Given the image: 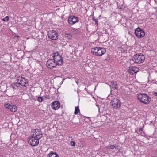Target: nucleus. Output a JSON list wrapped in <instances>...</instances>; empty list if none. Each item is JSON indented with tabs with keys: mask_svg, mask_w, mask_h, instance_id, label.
Returning <instances> with one entry per match:
<instances>
[{
	"mask_svg": "<svg viewBox=\"0 0 157 157\" xmlns=\"http://www.w3.org/2000/svg\"><path fill=\"white\" fill-rule=\"evenodd\" d=\"M11 87L13 88V90L17 89L18 87V86L17 85V84L16 83H13L12 84L11 86Z\"/></svg>",
	"mask_w": 157,
	"mask_h": 157,
	"instance_id": "obj_18",
	"label": "nucleus"
},
{
	"mask_svg": "<svg viewBox=\"0 0 157 157\" xmlns=\"http://www.w3.org/2000/svg\"><path fill=\"white\" fill-rule=\"evenodd\" d=\"M137 98L140 102L145 104H148L151 100V98L145 94H139Z\"/></svg>",
	"mask_w": 157,
	"mask_h": 157,
	"instance_id": "obj_1",
	"label": "nucleus"
},
{
	"mask_svg": "<svg viewBox=\"0 0 157 157\" xmlns=\"http://www.w3.org/2000/svg\"><path fill=\"white\" fill-rule=\"evenodd\" d=\"M31 136L40 139L42 137V134L41 131L38 129L33 130L31 132Z\"/></svg>",
	"mask_w": 157,
	"mask_h": 157,
	"instance_id": "obj_4",
	"label": "nucleus"
},
{
	"mask_svg": "<svg viewBox=\"0 0 157 157\" xmlns=\"http://www.w3.org/2000/svg\"><path fill=\"white\" fill-rule=\"evenodd\" d=\"M153 95H155V96L157 97V92H154L153 94Z\"/></svg>",
	"mask_w": 157,
	"mask_h": 157,
	"instance_id": "obj_30",
	"label": "nucleus"
},
{
	"mask_svg": "<svg viewBox=\"0 0 157 157\" xmlns=\"http://www.w3.org/2000/svg\"><path fill=\"white\" fill-rule=\"evenodd\" d=\"M48 37L53 40H56L58 38V35L57 33L54 30H51L48 33Z\"/></svg>",
	"mask_w": 157,
	"mask_h": 157,
	"instance_id": "obj_9",
	"label": "nucleus"
},
{
	"mask_svg": "<svg viewBox=\"0 0 157 157\" xmlns=\"http://www.w3.org/2000/svg\"><path fill=\"white\" fill-rule=\"evenodd\" d=\"M99 48V47H95L92 48L91 50V53L94 55L97 56V53L98 52V51Z\"/></svg>",
	"mask_w": 157,
	"mask_h": 157,
	"instance_id": "obj_17",
	"label": "nucleus"
},
{
	"mask_svg": "<svg viewBox=\"0 0 157 157\" xmlns=\"http://www.w3.org/2000/svg\"><path fill=\"white\" fill-rule=\"evenodd\" d=\"M53 57L54 61L57 65H61L63 63V59L58 52H56L53 53Z\"/></svg>",
	"mask_w": 157,
	"mask_h": 157,
	"instance_id": "obj_3",
	"label": "nucleus"
},
{
	"mask_svg": "<svg viewBox=\"0 0 157 157\" xmlns=\"http://www.w3.org/2000/svg\"><path fill=\"white\" fill-rule=\"evenodd\" d=\"M94 21L95 22L96 24H98V21L95 19H93Z\"/></svg>",
	"mask_w": 157,
	"mask_h": 157,
	"instance_id": "obj_28",
	"label": "nucleus"
},
{
	"mask_svg": "<svg viewBox=\"0 0 157 157\" xmlns=\"http://www.w3.org/2000/svg\"><path fill=\"white\" fill-rule=\"evenodd\" d=\"M9 19V17L8 16H6L5 18L2 19V21H7Z\"/></svg>",
	"mask_w": 157,
	"mask_h": 157,
	"instance_id": "obj_23",
	"label": "nucleus"
},
{
	"mask_svg": "<svg viewBox=\"0 0 157 157\" xmlns=\"http://www.w3.org/2000/svg\"><path fill=\"white\" fill-rule=\"evenodd\" d=\"M110 87L113 90L117 89L118 88V85L116 82L112 81L111 82V85H109Z\"/></svg>",
	"mask_w": 157,
	"mask_h": 157,
	"instance_id": "obj_14",
	"label": "nucleus"
},
{
	"mask_svg": "<svg viewBox=\"0 0 157 157\" xmlns=\"http://www.w3.org/2000/svg\"><path fill=\"white\" fill-rule=\"evenodd\" d=\"M143 130V128L141 127H140L139 128V132H141Z\"/></svg>",
	"mask_w": 157,
	"mask_h": 157,
	"instance_id": "obj_27",
	"label": "nucleus"
},
{
	"mask_svg": "<svg viewBox=\"0 0 157 157\" xmlns=\"http://www.w3.org/2000/svg\"><path fill=\"white\" fill-rule=\"evenodd\" d=\"M65 37L69 40H71V39L72 36L71 34L69 33H65Z\"/></svg>",
	"mask_w": 157,
	"mask_h": 157,
	"instance_id": "obj_20",
	"label": "nucleus"
},
{
	"mask_svg": "<svg viewBox=\"0 0 157 157\" xmlns=\"http://www.w3.org/2000/svg\"><path fill=\"white\" fill-rule=\"evenodd\" d=\"M73 32L74 33H76V30H74V31H73Z\"/></svg>",
	"mask_w": 157,
	"mask_h": 157,
	"instance_id": "obj_31",
	"label": "nucleus"
},
{
	"mask_svg": "<svg viewBox=\"0 0 157 157\" xmlns=\"http://www.w3.org/2000/svg\"><path fill=\"white\" fill-rule=\"evenodd\" d=\"M110 105L113 108L117 109L121 106V103L119 99L114 98L111 101Z\"/></svg>",
	"mask_w": 157,
	"mask_h": 157,
	"instance_id": "obj_6",
	"label": "nucleus"
},
{
	"mask_svg": "<svg viewBox=\"0 0 157 157\" xmlns=\"http://www.w3.org/2000/svg\"><path fill=\"white\" fill-rule=\"evenodd\" d=\"M38 101L39 102H42L43 101V98L41 97H39L38 98Z\"/></svg>",
	"mask_w": 157,
	"mask_h": 157,
	"instance_id": "obj_24",
	"label": "nucleus"
},
{
	"mask_svg": "<svg viewBox=\"0 0 157 157\" xmlns=\"http://www.w3.org/2000/svg\"><path fill=\"white\" fill-rule=\"evenodd\" d=\"M79 21L78 17L73 16H70L69 17L68 19V21L70 25H72Z\"/></svg>",
	"mask_w": 157,
	"mask_h": 157,
	"instance_id": "obj_10",
	"label": "nucleus"
},
{
	"mask_svg": "<svg viewBox=\"0 0 157 157\" xmlns=\"http://www.w3.org/2000/svg\"><path fill=\"white\" fill-rule=\"evenodd\" d=\"M17 82L18 84L21 85L24 87H26L28 86V81L25 78L22 77H18Z\"/></svg>",
	"mask_w": 157,
	"mask_h": 157,
	"instance_id": "obj_5",
	"label": "nucleus"
},
{
	"mask_svg": "<svg viewBox=\"0 0 157 157\" xmlns=\"http://www.w3.org/2000/svg\"><path fill=\"white\" fill-rule=\"evenodd\" d=\"M105 148L106 149H110V145H109V146H107Z\"/></svg>",
	"mask_w": 157,
	"mask_h": 157,
	"instance_id": "obj_29",
	"label": "nucleus"
},
{
	"mask_svg": "<svg viewBox=\"0 0 157 157\" xmlns=\"http://www.w3.org/2000/svg\"><path fill=\"white\" fill-rule=\"evenodd\" d=\"M4 106L6 108L10 109V110L11 111V106H12V105H11L9 103H7L5 104Z\"/></svg>",
	"mask_w": 157,
	"mask_h": 157,
	"instance_id": "obj_21",
	"label": "nucleus"
},
{
	"mask_svg": "<svg viewBox=\"0 0 157 157\" xmlns=\"http://www.w3.org/2000/svg\"><path fill=\"white\" fill-rule=\"evenodd\" d=\"M47 157H59V156L56 152H52L47 155Z\"/></svg>",
	"mask_w": 157,
	"mask_h": 157,
	"instance_id": "obj_16",
	"label": "nucleus"
},
{
	"mask_svg": "<svg viewBox=\"0 0 157 157\" xmlns=\"http://www.w3.org/2000/svg\"><path fill=\"white\" fill-rule=\"evenodd\" d=\"M60 103L57 101H54L52 103L51 105L52 108L55 110L58 109L60 107Z\"/></svg>",
	"mask_w": 157,
	"mask_h": 157,
	"instance_id": "obj_12",
	"label": "nucleus"
},
{
	"mask_svg": "<svg viewBox=\"0 0 157 157\" xmlns=\"http://www.w3.org/2000/svg\"><path fill=\"white\" fill-rule=\"evenodd\" d=\"M129 71L130 74L133 75L138 72L139 71V69L136 67H132L130 69Z\"/></svg>",
	"mask_w": 157,
	"mask_h": 157,
	"instance_id": "obj_15",
	"label": "nucleus"
},
{
	"mask_svg": "<svg viewBox=\"0 0 157 157\" xmlns=\"http://www.w3.org/2000/svg\"><path fill=\"white\" fill-rule=\"evenodd\" d=\"M57 65L53 59L48 60L46 63L47 66L48 68L55 67Z\"/></svg>",
	"mask_w": 157,
	"mask_h": 157,
	"instance_id": "obj_11",
	"label": "nucleus"
},
{
	"mask_svg": "<svg viewBox=\"0 0 157 157\" xmlns=\"http://www.w3.org/2000/svg\"><path fill=\"white\" fill-rule=\"evenodd\" d=\"M79 112V109L78 106L75 107V111L74 112V114L75 115H77Z\"/></svg>",
	"mask_w": 157,
	"mask_h": 157,
	"instance_id": "obj_22",
	"label": "nucleus"
},
{
	"mask_svg": "<svg viewBox=\"0 0 157 157\" xmlns=\"http://www.w3.org/2000/svg\"><path fill=\"white\" fill-rule=\"evenodd\" d=\"M109 145L110 149H114L115 147V146L113 145Z\"/></svg>",
	"mask_w": 157,
	"mask_h": 157,
	"instance_id": "obj_26",
	"label": "nucleus"
},
{
	"mask_svg": "<svg viewBox=\"0 0 157 157\" xmlns=\"http://www.w3.org/2000/svg\"><path fill=\"white\" fill-rule=\"evenodd\" d=\"M135 34L138 38H141L144 36L145 33L143 30L140 28H138L135 29Z\"/></svg>",
	"mask_w": 157,
	"mask_h": 157,
	"instance_id": "obj_8",
	"label": "nucleus"
},
{
	"mask_svg": "<svg viewBox=\"0 0 157 157\" xmlns=\"http://www.w3.org/2000/svg\"><path fill=\"white\" fill-rule=\"evenodd\" d=\"M40 139L31 136L28 138V141L29 144L32 146H35L39 143Z\"/></svg>",
	"mask_w": 157,
	"mask_h": 157,
	"instance_id": "obj_7",
	"label": "nucleus"
},
{
	"mask_svg": "<svg viewBox=\"0 0 157 157\" xmlns=\"http://www.w3.org/2000/svg\"><path fill=\"white\" fill-rule=\"evenodd\" d=\"M145 57L142 54H136L134 56L133 58L131 59L136 63L141 64L144 61Z\"/></svg>",
	"mask_w": 157,
	"mask_h": 157,
	"instance_id": "obj_2",
	"label": "nucleus"
},
{
	"mask_svg": "<svg viewBox=\"0 0 157 157\" xmlns=\"http://www.w3.org/2000/svg\"><path fill=\"white\" fill-rule=\"evenodd\" d=\"M17 110V106L14 105H12V106H11V111L13 112H15Z\"/></svg>",
	"mask_w": 157,
	"mask_h": 157,
	"instance_id": "obj_19",
	"label": "nucleus"
},
{
	"mask_svg": "<svg viewBox=\"0 0 157 157\" xmlns=\"http://www.w3.org/2000/svg\"><path fill=\"white\" fill-rule=\"evenodd\" d=\"M97 53V56H101L103 55L105 53L106 50L105 48L102 47H99Z\"/></svg>",
	"mask_w": 157,
	"mask_h": 157,
	"instance_id": "obj_13",
	"label": "nucleus"
},
{
	"mask_svg": "<svg viewBox=\"0 0 157 157\" xmlns=\"http://www.w3.org/2000/svg\"><path fill=\"white\" fill-rule=\"evenodd\" d=\"M70 144L71 146H75V142H74V141H71V142Z\"/></svg>",
	"mask_w": 157,
	"mask_h": 157,
	"instance_id": "obj_25",
	"label": "nucleus"
}]
</instances>
